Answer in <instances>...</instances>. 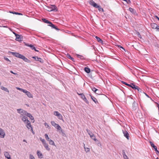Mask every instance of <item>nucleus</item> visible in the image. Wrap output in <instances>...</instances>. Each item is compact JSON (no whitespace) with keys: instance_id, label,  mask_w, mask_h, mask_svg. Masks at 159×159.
<instances>
[{"instance_id":"50","label":"nucleus","mask_w":159,"mask_h":159,"mask_svg":"<svg viewBox=\"0 0 159 159\" xmlns=\"http://www.w3.org/2000/svg\"><path fill=\"white\" fill-rule=\"evenodd\" d=\"M30 119H31L32 120H33V122H34V118L33 117V116H32V115H31V116L30 117Z\"/></svg>"},{"instance_id":"35","label":"nucleus","mask_w":159,"mask_h":159,"mask_svg":"<svg viewBox=\"0 0 159 159\" xmlns=\"http://www.w3.org/2000/svg\"><path fill=\"white\" fill-rule=\"evenodd\" d=\"M45 137L47 140L49 141L51 139L48 137V135L47 134H45L44 135Z\"/></svg>"},{"instance_id":"40","label":"nucleus","mask_w":159,"mask_h":159,"mask_svg":"<svg viewBox=\"0 0 159 159\" xmlns=\"http://www.w3.org/2000/svg\"><path fill=\"white\" fill-rule=\"evenodd\" d=\"M44 125L46 127V128H48V129H50V127L48 125L47 123L46 122L45 123Z\"/></svg>"},{"instance_id":"3","label":"nucleus","mask_w":159,"mask_h":159,"mask_svg":"<svg viewBox=\"0 0 159 159\" xmlns=\"http://www.w3.org/2000/svg\"><path fill=\"white\" fill-rule=\"evenodd\" d=\"M17 111L18 113L20 114V117L25 115V114H26V111L21 109H18L17 110Z\"/></svg>"},{"instance_id":"5","label":"nucleus","mask_w":159,"mask_h":159,"mask_svg":"<svg viewBox=\"0 0 159 159\" xmlns=\"http://www.w3.org/2000/svg\"><path fill=\"white\" fill-rule=\"evenodd\" d=\"M24 93H25L29 98H33V95L31 93L26 90H25Z\"/></svg>"},{"instance_id":"13","label":"nucleus","mask_w":159,"mask_h":159,"mask_svg":"<svg viewBox=\"0 0 159 159\" xmlns=\"http://www.w3.org/2000/svg\"><path fill=\"white\" fill-rule=\"evenodd\" d=\"M22 36L21 35L18 34L16 36V40L17 41L22 40Z\"/></svg>"},{"instance_id":"15","label":"nucleus","mask_w":159,"mask_h":159,"mask_svg":"<svg viewBox=\"0 0 159 159\" xmlns=\"http://www.w3.org/2000/svg\"><path fill=\"white\" fill-rule=\"evenodd\" d=\"M89 3L91 5L95 7H96L98 5L92 0L90 1Z\"/></svg>"},{"instance_id":"16","label":"nucleus","mask_w":159,"mask_h":159,"mask_svg":"<svg viewBox=\"0 0 159 159\" xmlns=\"http://www.w3.org/2000/svg\"><path fill=\"white\" fill-rule=\"evenodd\" d=\"M21 118H22V120L24 122V123H26V122L28 120L27 119V117L25 116V115L21 116Z\"/></svg>"},{"instance_id":"25","label":"nucleus","mask_w":159,"mask_h":159,"mask_svg":"<svg viewBox=\"0 0 159 159\" xmlns=\"http://www.w3.org/2000/svg\"><path fill=\"white\" fill-rule=\"evenodd\" d=\"M42 20L45 23H47V24H49L51 22L50 21H48V20H47V19H46L45 18H42Z\"/></svg>"},{"instance_id":"63","label":"nucleus","mask_w":159,"mask_h":159,"mask_svg":"<svg viewBox=\"0 0 159 159\" xmlns=\"http://www.w3.org/2000/svg\"><path fill=\"white\" fill-rule=\"evenodd\" d=\"M13 33L15 35V36H16L17 35H18V34H16L15 32H13Z\"/></svg>"},{"instance_id":"27","label":"nucleus","mask_w":159,"mask_h":159,"mask_svg":"<svg viewBox=\"0 0 159 159\" xmlns=\"http://www.w3.org/2000/svg\"><path fill=\"white\" fill-rule=\"evenodd\" d=\"M84 70L85 71L88 73H89L90 71V69L87 67H85Z\"/></svg>"},{"instance_id":"56","label":"nucleus","mask_w":159,"mask_h":159,"mask_svg":"<svg viewBox=\"0 0 159 159\" xmlns=\"http://www.w3.org/2000/svg\"><path fill=\"white\" fill-rule=\"evenodd\" d=\"M92 139L94 141H96L97 140V139L96 138V137L95 136Z\"/></svg>"},{"instance_id":"43","label":"nucleus","mask_w":159,"mask_h":159,"mask_svg":"<svg viewBox=\"0 0 159 159\" xmlns=\"http://www.w3.org/2000/svg\"><path fill=\"white\" fill-rule=\"evenodd\" d=\"M77 57L78 58H79L80 59H83V57L82 56L80 55L79 54L77 55Z\"/></svg>"},{"instance_id":"54","label":"nucleus","mask_w":159,"mask_h":159,"mask_svg":"<svg viewBox=\"0 0 159 159\" xmlns=\"http://www.w3.org/2000/svg\"><path fill=\"white\" fill-rule=\"evenodd\" d=\"M61 130V132L62 135H63V136H64V135L65 134L64 133V131L63 130H62V129H61V130Z\"/></svg>"},{"instance_id":"34","label":"nucleus","mask_w":159,"mask_h":159,"mask_svg":"<svg viewBox=\"0 0 159 159\" xmlns=\"http://www.w3.org/2000/svg\"><path fill=\"white\" fill-rule=\"evenodd\" d=\"M51 125L54 126V127H55L57 125V124L54 121H51Z\"/></svg>"},{"instance_id":"1","label":"nucleus","mask_w":159,"mask_h":159,"mask_svg":"<svg viewBox=\"0 0 159 159\" xmlns=\"http://www.w3.org/2000/svg\"><path fill=\"white\" fill-rule=\"evenodd\" d=\"M122 82L125 85L131 87L133 89H137L138 91H140L141 92V90L140 89L138 86L134 85L133 84L131 83L130 84H129L124 81H122Z\"/></svg>"},{"instance_id":"52","label":"nucleus","mask_w":159,"mask_h":159,"mask_svg":"<svg viewBox=\"0 0 159 159\" xmlns=\"http://www.w3.org/2000/svg\"><path fill=\"white\" fill-rule=\"evenodd\" d=\"M66 57L69 59H70V58L71 57V56L69 54H67L66 55Z\"/></svg>"},{"instance_id":"42","label":"nucleus","mask_w":159,"mask_h":159,"mask_svg":"<svg viewBox=\"0 0 159 159\" xmlns=\"http://www.w3.org/2000/svg\"><path fill=\"white\" fill-rule=\"evenodd\" d=\"M47 8L48 9H47V10L49 11H53L54 10V9H52L51 7H48Z\"/></svg>"},{"instance_id":"44","label":"nucleus","mask_w":159,"mask_h":159,"mask_svg":"<svg viewBox=\"0 0 159 159\" xmlns=\"http://www.w3.org/2000/svg\"><path fill=\"white\" fill-rule=\"evenodd\" d=\"M31 115L30 113L27 112V111L26 112V114H25V116H27L29 117L31 116Z\"/></svg>"},{"instance_id":"47","label":"nucleus","mask_w":159,"mask_h":159,"mask_svg":"<svg viewBox=\"0 0 159 159\" xmlns=\"http://www.w3.org/2000/svg\"><path fill=\"white\" fill-rule=\"evenodd\" d=\"M30 159H35L34 156L31 154L30 155Z\"/></svg>"},{"instance_id":"48","label":"nucleus","mask_w":159,"mask_h":159,"mask_svg":"<svg viewBox=\"0 0 159 159\" xmlns=\"http://www.w3.org/2000/svg\"><path fill=\"white\" fill-rule=\"evenodd\" d=\"M122 154L123 155V157H124V156H125H125L126 155L125 154V151L124 150H123L122 151Z\"/></svg>"},{"instance_id":"41","label":"nucleus","mask_w":159,"mask_h":159,"mask_svg":"<svg viewBox=\"0 0 159 159\" xmlns=\"http://www.w3.org/2000/svg\"><path fill=\"white\" fill-rule=\"evenodd\" d=\"M39 139L42 142L43 144H44V143H46L45 140L44 139H42L41 138H40Z\"/></svg>"},{"instance_id":"17","label":"nucleus","mask_w":159,"mask_h":159,"mask_svg":"<svg viewBox=\"0 0 159 159\" xmlns=\"http://www.w3.org/2000/svg\"><path fill=\"white\" fill-rule=\"evenodd\" d=\"M89 95L90 96L91 98L93 100V101L96 104L98 103V102L96 98H95L93 96H92L90 94Z\"/></svg>"},{"instance_id":"60","label":"nucleus","mask_w":159,"mask_h":159,"mask_svg":"<svg viewBox=\"0 0 159 159\" xmlns=\"http://www.w3.org/2000/svg\"><path fill=\"white\" fill-rule=\"evenodd\" d=\"M70 59L72 61H74V58H73V57H71Z\"/></svg>"},{"instance_id":"30","label":"nucleus","mask_w":159,"mask_h":159,"mask_svg":"<svg viewBox=\"0 0 159 159\" xmlns=\"http://www.w3.org/2000/svg\"><path fill=\"white\" fill-rule=\"evenodd\" d=\"M32 58L35 59V60L36 61H41L39 60V59H40V60L41 59L40 58H39L37 57H32Z\"/></svg>"},{"instance_id":"18","label":"nucleus","mask_w":159,"mask_h":159,"mask_svg":"<svg viewBox=\"0 0 159 159\" xmlns=\"http://www.w3.org/2000/svg\"><path fill=\"white\" fill-rule=\"evenodd\" d=\"M37 154L38 156L39 157H40L41 158H42L43 157V156L42 153H41L39 151H38L37 152Z\"/></svg>"},{"instance_id":"31","label":"nucleus","mask_w":159,"mask_h":159,"mask_svg":"<svg viewBox=\"0 0 159 159\" xmlns=\"http://www.w3.org/2000/svg\"><path fill=\"white\" fill-rule=\"evenodd\" d=\"M55 127L56 128L57 130H60L61 129V127L58 124H57V125Z\"/></svg>"},{"instance_id":"12","label":"nucleus","mask_w":159,"mask_h":159,"mask_svg":"<svg viewBox=\"0 0 159 159\" xmlns=\"http://www.w3.org/2000/svg\"><path fill=\"white\" fill-rule=\"evenodd\" d=\"M48 26L51 27L52 28L56 29L57 30L59 31L60 30L57 27L55 26L51 22L48 25Z\"/></svg>"},{"instance_id":"51","label":"nucleus","mask_w":159,"mask_h":159,"mask_svg":"<svg viewBox=\"0 0 159 159\" xmlns=\"http://www.w3.org/2000/svg\"><path fill=\"white\" fill-rule=\"evenodd\" d=\"M26 57L22 55V56L20 58L21 59H23L24 61Z\"/></svg>"},{"instance_id":"28","label":"nucleus","mask_w":159,"mask_h":159,"mask_svg":"<svg viewBox=\"0 0 159 159\" xmlns=\"http://www.w3.org/2000/svg\"><path fill=\"white\" fill-rule=\"evenodd\" d=\"M84 147L85 149V152H86L90 151V149L89 148H86L85 147V144L84 143Z\"/></svg>"},{"instance_id":"32","label":"nucleus","mask_w":159,"mask_h":159,"mask_svg":"<svg viewBox=\"0 0 159 159\" xmlns=\"http://www.w3.org/2000/svg\"><path fill=\"white\" fill-rule=\"evenodd\" d=\"M149 143L152 147H153L154 149L155 148H156L157 147L154 145V144L152 142L150 141Z\"/></svg>"},{"instance_id":"46","label":"nucleus","mask_w":159,"mask_h":159,"mask_svg":"<svg viewBox=\"0 0 159 159\" xmlns=\"http://www.w3.org/2000/svg\"><path fill=\"white\" fill-rule=\"evenodd\" d=\"M24 61L26 62H28V63H30V60H29V59H28L26 58L25 59V60H24Z\"/></svg>"},{"instance_id":"62","label":"nucleus","mask_w":159,"mask_h":159,"mask_svg":"<svg viewBox=\"0 0 159 159\" xmlns=\"http://www.w3.org/2000/svg\"><path fill=\"white\" fill-rule=\"evenodd\" d=\"M155 18L157 19L158 20H159V18L157 16H155Z\"/></svg>"},{"instance_id":"59","label":"nucleus","mask_w":159,"mask_h":159,"mask_svg":"<svg viewBox=\"0 0 159 159\" xmlns=\"http://www.w3.org/2000/svg\"><path fill=\"white\" fill-rule=\"evenodd\" d=\"M70 59L72 61H74V58H73V57H71Z\"/></svg>"},{"instance_id":"6","label":"nucleus","mask_w":159,"mask_h":159,"mask_svg":"<svg viewBox=\"0 0 159 159\" xmlns=\"http://www.w3.org/2000/svg\"><path fill=\"white\" fill-rule=\"evenodd\" d=\"M11 53L12 54L13 56H14L20 58L22 56V55L21 54H20L19 53H17V52H11Z\"/></svg>"},{"instance_id":"29","label":"nucleus","mask_w":159,"mask_h":159,"mask_svg":"<svg viewBox=\"0 0 159 159\" xmlns=\"http://www.w3.org/2000/svg\"><path fill=\"white\" fill-rule=\"evenodd\" d=\"M48 141L49 142V143L50 144L52 145L55 146V144L54 143V141L53 140H52L51 139Z\"/></svg>"},{"instance_id":"26","label":"nucleus","mask_w":159,"mask_h":159,"mask_svg":"<svg viewBox=\"0 0 159 159\" xmlns=\"http://www.w3.org/2000/svg\"><path fill=\"white\" fill-rule=\"evenodd\" d=\"M91 88V89H92V90L95 93H97V94L99 93H96V92L98 91V89H96V88H95L94 87H93L92 88Z\"/></svg>"},{"instance_id":"2","label":"nucleus","mask_w":159,"mask_h":159,"mask_svg":"<svg viewBox=\"0 0 159 159\" xmlns=\"http://www.w3.org/2000/svg\"><path fill=\"white\" fill-rule=\"evenodd\" d=\"M25 123L26 124V126L28 129L30 130V131H31L33 134H34V133L33 131V128L32 125H31L30 121L29 120H27V121L26 122V123Z\"/></svg>"},{"instance_id":"11","label":"nucleus","mask_w":159,"mask_h":159,"mask_svg":"<svg viewBox=\"0 0 159 159\" xmlns=\"http://www.w3.org/2000/svg\"><path fill=\"white\" fill-rule=\"evenodd\" d=\"M86 131L90 135V137L92 139L95 136L88 129H86Z\"/></svg>"},{"instance_id":"22","label":"nucleus","mask_w":159,"mask_h":159,"mask_svg":"<svg viewBox=\"0 0 159 159\" xmlns=\"http://www.w3.org/2000/svg\"><path fill=\"white\" fill-rule=\"evenodd\" d=\"M151 26L152 29H156L157 26V24L156 23H152L151 24Z\"/></svg>"},{"instance_id":"36","label":"nucleus","mask_w":159,"mask_h":159,"mask_svg":"<svg viewBox=\"0 0 159 159\" xmlns=\"http://www.w3.org/2000/svg\"><path fill=\"white\" fill-rule=\"evenodd\" d=\"M129 10L133 13H134V10L131 7H129Z\"/></svg>"},{"instance_id":"58","label":"nucleus","mask_w":159,"mask_h":159,"mask_svg":"<svg viewBox=\"0 0 159 159\" xmlns=\"http://www.w3.org/2000/svg\"><path fill=\"white\" fill-rule=\"evenodd\" d=\"M10 72L11 73H12V74H15V75H17V73H14V72H13V71H12V70H11V71H10Z\"/></svg>"},{"instance_id":"21","label":"nucleus","mask_w":159,"mask_h":159,"mask_svg":"<svg viewBox=\"0 0 159 159\" xmlns=\"http://www.w3.org/2000/svg\"><path fill=\"white\" fill-rule=\"evenodd\" d=\"M95 8H98L99 11H102L103 12L104 11L103 9L100 6L98 5H97Z\"/></svg>"},{"instance_id":"19","label":"nucleus","mask_w":159,"mask_h":159,"mask_svg":"<svg viewBox=\"0 0 159 159\" xmlns=\"http://www.w3.org/2000/svg\"><path fill=\"white\" fill-rule=\"evenodd\" d=\"M43 144L47 150L49 151L50 150V148L48 147V144L47 143H44Z\"/></svg>"},{"instance_id":"14","label":"nucleus","mask_w":159,"mask_h":159,"mask_svg":"<svg viewBox=\"0 0 159 159\" xmlns=\"http://www.w3.org/2000/svg\"><path fill=\"white\" fill-rule=\"evenodd\" d=\"M4 154L6 158H7L8 159H11L10 156L7 152H4Z\"/></svg>"},{"instance_id":"38","label":"nucleus","mask_w":159,"mask_h":159,"mask_svg":"<svg viewBox=\"0 0 159 159\" xmlns=\"http://www.w3.org/2000/svg\"><path fill=\"white\" fill-rule=\"evenodd\" d=\"M83 99L84 101L87 104H89V102L87 100L86 98L85 97V98H84Z\"/></svg>"},{"instance_id":"37","label":"nucleus","mask_w":159,"mask_h":159,"mask_svg":"<svg viewBox=\"0 0 159 159\" xmlns=\"http://www.w3.org/2000/svg\"><path fill=\"white\" fill-rule=\"evenodd\" d=\"M78 94L80 96V97L82 99H83L85 97V96L84 95L83 93H78Z\"/></svg>"},{"instance_id":"4","label":"nucleus","mask_w":159,"mask_h":159,"mask_svg":"<svg viewBox=\"0 0 159 159\" xmlns=\"http://www.w3.org/2000/svg\"><path fill=\"white\" fill-rule=\"evenodd\" d=\"M54 115L55 116H57L58 118L61 120H62V116L57 111H55L54 112Z\"/></svg>"},{"instance_id":"20","label":"nucleus","mask_w":159,"mask_h":159,"mask_svg":"<svg viewBox=\"0 0 159 159\" xmlns=\"http://www.w3.org/2000/svg\"><path fill=\"white\" fill-rule=\"evenodd\" d=\"M95 38L98 42L101 43V44H103L102 40L100 38L97 36H96Z\"/></svg>"},{"instance_id":"23","label":"nucleus","mask_w":159,"mask_h":159,"mask_svg":"<svg viewBox=\"0 0 159 159\" xmlns=\"http://www.w3.org/2000/svg\"><path fill=\"white\" fill-rule=\"evenodd\" d=\"M1 89L3 90H4L6 92H7L8 93H9V90H8V89L6 88H5V87H4L3 86H2L1 87Z\"/></svg>"},{"instance_id":"24","label":"nucleus","mask_w":159,"mask_h":159,"mask_svg":"<svg viewBox=\"0 0 159 159\" xmlns=\"http://www.w3.org/2000/svg\"><path fill=\"white\" fill-rule=\"evenodd\" d=\"M51 7L52 9H54L53 11H57V8L55 5H51Z\"/></svg>"},{"instance_id":"33","label":"nucleus","mask_w":159,"mask_h":159,"mask_svg":"<svg viewBox=\"0 0 159 159\" xmlns=\"http://www.w3.org/2000/svg\"><path fill=\"white\" fill-rule=\"evenodd\" d=\"M10 13H13V14H16V15H22V14L17 12H13V11H10Z\"/></svg>"},{"instance_id":"61","label":"nucleus","mask_w":159,"mask_h":159,"mask_svg":"<svg viewBox=\"0 0 159 159\" xmlns=\"http://www.w3.org/2000/svg\"><path fill=\"white\" fill-rule=\"evenodd\" d=\"M156 29L157 31H159V26H157Z\"/></svg>"},{"instance_id":"45","label":"nucleus","mask_w":159,"mask_h":159,"mask_svg":"<svg viewBox=\"0 0 159 159\" xmlns=\"http://www.w3.org/2000/svg\"><path fill=\"white\" fill-rule=\"evenodd\" d=\"M31 115L30 113L27 112V111L26 112V114H25V116H27L29 117L31 116Z\"/></svg>"},{"instance_id":"57","label":"nucleus","mask_w":159,"mask_h":159,"mask_svg":"<svg viewBox=\"0 0 159 159\" xmlns=\"http://www.w3.org/2000/svg\"><path fill=\"white\" fill-rule=\"evenodd\" d=\"M92 139L94 141H96L97 140V139L96 138V137L95 136Z\"/></svg>"},{"instance_id":"64","label":"nucleus","mask_w":159,"mask_h":159,"mask_svg":"<svg viewBox=\"0 0 159 159\" xmlns=\"http://www.w3.org/2000/svg\"><path fill=\"white\" fill-rule=\"evenodd\" d=\"M156 103L157 104V106L158 107V109H159V104L158 103Z\"/></svg>"},{"instance_id":"7","label":"nucleus","mask_w":159,"mask_h":159,"mask_svg":"<svg viewBox=\"0 0 159 159\" xmlns=\"http://www.w3.org/2000/svg\"><path fill=\"white\" fill-rule=\"evenodd\" d=\"M137 108L138 104L135 101H134L132 104V109L134 110H135Z\"/></svg>"},{"instance_id":"49","label":"nucleus","mask_w":159,"mask_h":159,"mask_svg":"<svg viewBox=\"0 0 159 159\" xmlns=\"http://www.w3.org/2000/svg\"><path fill=\"white\" fill-rule=\"evenodd\" d=\"M155 149V151L156 152V153L157 154H159V151L157 150V147L156 148H154Z\"/></svg>"},{"instance_id":"10","label":"nucleus","mask_w":159,"mask_h":159,"mask_svg":"<svg viewBox=\"0 0 159 159\" xmlns=\"http://www.w3.org/2000/svg\"><path fill=\"white\" fill-rule=\"evenodd\" d=\"M26 45L28 47H30L32 50H34L36 52L39 51L38 50H37L35 48L33 45L29 44H26Z\"/></svg>"},{"instance_id":"53","label":"nucleus","mask_w":159,"mask_h":159,"mask_svg":"<svg viewBox=\"0 0 159 159\" xmlns=\"http://www.w3.org/2000/svg\"><path fill=\"white\" fill-rule=\"evenodd\" d=\"M4 59L7 61H9L10 62H11V61L9 60V59L7 57H5Z\"/></svg>"},{"instance_id":"55","label":"nucleus","mask_w":159,"mask_h":159,"mask_svg":"<svg viewBox=\"0 0 159 159\" xmlns=\"http://www.w3.org/2000/svg\"><path fill=\"white\" fill-rule=\"evenodd\" d=\"M123 158L124 159H129L128 157L127 156V155L124 156L123 157Z\"/></svg>"},{"instance_id":"8","label":"nucleus","mask_w":159,"mask_h":159,"mask_svg":"<svg viewBox=\"0 0 159 159\" xmlns=\"http://www.w3.org/2000/svg\"><path fill=\"white\" fill-rule=\"evenodd\" d=\"M5 136V133L3 130L0 128V137L1 138H4Z\"/></svg>"},{"instance_id":"39","label":"nucleus","mask_w":159,"mask_h":159,"mask_svg":"<svg viewBox=\"0 0 159 159\" xmlns=\"http://www.w3.org/2000/svg\"><path fill=\"white\" fill-rule=\"evenodd\" d=\"M16 89H17L20 91H21V92H22L23 93H24V91H25V89H22L19 88V87H16Z\"/></svg>"},{"instance_id":"9","label":"nucleus","mask_w":159,"mask_h":159,"mask_svg":"<svg viewBox=\"0 0 159 159\" xmlns=\"http://www.w3.org/2000/svg\"><path fill=\"white\" fill-rule=\"evenodd\" d=\"M123 132L124 134V135L125 137L127 139H129V134L128 133L126 130H123Z\"/></svg>"}]
</instances>
